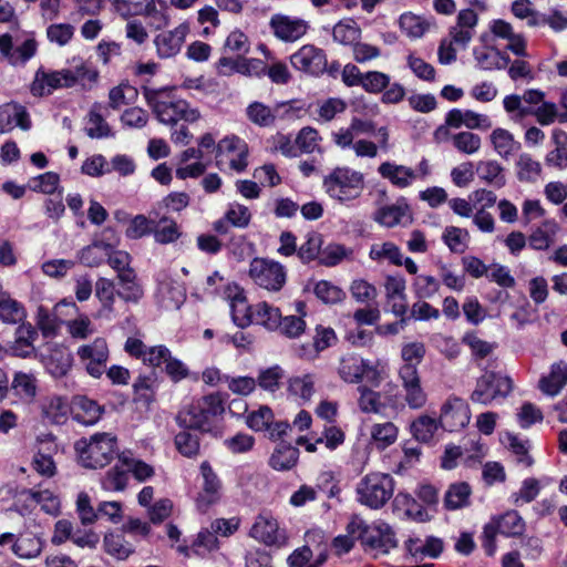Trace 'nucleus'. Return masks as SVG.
<instances>
[{
	"label": "nucleus",
	"instance_id": "48",
	"mask_svg": "<svg viewBox=\"0 0 567 567\" xmlns=\"http://www.w3.org/2000/svg\"><path fill=\"white\" fill-rule=\"evenodd\" d=\"M157 0H148L147 4L144 6V11L141 16L150 19V25L155 30L165 28L169 22V17L166 13V3L159 2L162 9H157Z\"/></svg>",
	"mask_w": 567,
	"mask_h": 567
},
{
	"label": "nucleus",
	"instance_id": "36",
	"mask_svg": "<svg viewBox=\"0 0 567 567\" xmlns=\"http://www.w3.org/2000/svg\"><path fill=\"white\" fill-rule=\"evenodd\" d=\"M499 442L517 457V461H533L529 456L530 443L528 440H522L517 434L506 431L501 433Z\"/></svg>",
	"mask_w": 567,
	"mask_h": 567
},
{
	"label": "nucleus",
	"instance_id": "38",
	"mask_svg": "<svg viewBox=\"0 0 567 567\" xmlns=\"http://www.w3.org/2000/svg\"><path fill=\"white\" fill-rule=\"evenodd\" d=\"M60 75V71L45 72L44 70L39 69L35 73L34 82L31 87L32 94L42 96L44 86L49 87L48 94L53 90L63 87Z\"/></svg>",
	"mask_w": 567,
	"mask_h": 567
},
{
	"label": "nucleus",
	"instance_id": "52",
	"mask_svg": "<svg viewBox=\"0 0 567 567\" xmlns=\"http://www.w3.org/2000/svg\"><path fill=\"white\" fill-rule=\"evenodd\" d=\"M313 391V380L310 374H305L303 377H292L288 381L289 394L299 396L303 401L310 400Z\"/></svg>",
	"mask_w": 567,
	"mask_h": 567
},
{
	"label": "nucleus",
	"instance_id": "20",
	"mask_svg": "<svg viewBox=\"0 0 567 567\" xmlns=\"http://www.w3.org/2000/svg\"><path fill=\"white\" fill-rule=\"evenodd\" d=\"M94 293L100 302V308L96 312V318L112 320L115 318V297L117 289L113 280L100 277L94 287Z\"/></svg>",
	"mask_w": 567,
	"mask_h": 567
},
{
	"label": "nucleus",
	"instance_id": "21",
	"mask_svg": "<svg viewBox=\"0 0 567 567\" xmlns=\"http://www.w3.org/2000/svg\"><path fill=\"white\" fill-rule=\"evenodd\" d=\"M73 355L64 344H54L50 348L48 355L44 358V365L48 372L54 378L66 375L72 367Z\"/></svg>",
	"mask_w": 567,
	"mask_h": 567
},
{
	"label": "nucleus",
	"instance_id": "43",
	"mask_svg": "<svg viewBox=\"0 0 567 567\" xmlns=\"http://www.w3.org/2000/svg\"><path fill=\"white\" fill-rule=\"evenodd\" d=\"M100 104L94 103L89 112V122L93 124L85 128V133L91 138H103L113 136L110 125L105 122L103 115L99 112Z\"/></svg>",
	"mask_w": 567,
	"mask_h": 567
},
{
	"label": "nucleus",
	"instance_id": "24",
	"mask_svg": "<svg viewBox=\"0 0 567 567\" xmlns=\"http://www.w3.org/2000/svg\"><path fill=\"white\" fill-rule=\"evenodd\" d=\"M38 390V382L32 373L17 371L9 383V393L11 392L19 401L30 403L34 400Z\"/></svg>",
	"mask_w": 567,
	"mask_h": 567
},
{
	"label": "nucleus",
	"instance_id": "41",
	"mask_svg": "<svg viewBox=\"0 0 567 567\" xmlns=\"http://www.w3.org/2000/svg\"><path fill=\"white\" fill-rule=\"evenodd\" d=\"M12 550L20 558H34L42 550V542L34 535L21 536L13 543Z\"/></svg>",
	"mask_w": 567,
	"mask_h": 567
},
{
	"label": "nucleus",
	"instance_id": "11",
	"mask_svg": "<svg viewBox=\"0 0 567 567\" xmlns=\"http://www.w3.org/2000/svg\"><path fill=\"white\" fill-rule=\"evenodd\" d=\"M363 175L348 167H337L323 178V187L330 196L348 198L347 189H361Z\"/></svg>",
	"mask_w": 567,
	"mask_h": 567
},
{
	"label": "nucleus",
	"instance_id": "51",
	"mask_svg": "<svg viewBox=\"0 0 567 567\" xmlns=\"http://www.w3.org/2000/svg\"><path fill=\"white\" fill-rule=\"evenodd\" d=\"M274 419L272 410L268 405H261L246 416V424L252 431L260 432L266 431Z\"/></svg>",
	"mask_w": 567,
	"mask_h": 567
},
{
	"label": "nucleus",
	"instance_id": "54",
	"mask_svg": "<svg viewBox=\"0 0 567 567\" xmlns=\"http://www.w3.org/2000/svg\"><path fill=\"white\" fill-rule=\"evenodd\" d=\"M37 327L44 338H52L58 334L59 321L45 307L40 306L37 312Z\"/></svg>",
	"mask_w": 567,
	"mask_h": 567
},
{
	"label": "nucleus",
	"instance_id": "5",
	"mask_svg": "<svg viewBox=\"0 0 567 567\" xmlns=\"http://www.w3.org/2000/svg\"><path fill=\"white\" fill-rule=\"evenodd\" d=\"M357 491L360 503L380 508L391 498L393 482L386 473L371 472L362 478Z\"/></svg>",
	"mask_w": 567,
	"mask_h": 567
},
{
	"label": "nucleus",
	"instance_id": "35",
	"mask_svg": "<svg viewBox=\"0 0 567 567\" xmlns=\"http://www.w3.org/2000/svg\"><path fill=\"white\" fill-rule=\"evenodd\" d=\"M284 378V369L280 365L275 364L259 371V374L256 379V385H258L264 391L275 393L280 389Z\"/></svg>",
	"mask_w": 567,
	"mask_h": 567
},
{
	"label": "nucleus",
	"instance_id": "46",
	"mask_svg": "<svg viewBox=\"0 0 567 567\" xmlns=\"http://www.w3.org/2000/svg\"><path fill=\"white\" fill-rule=\"evenodd\" d=\"M361 37V29L352 23H344L339 21L332 30V38L336 42L343 45H353L357 40Z\"/></svg>",
	"mask_w": 567,
	"mask_h": 567
},
{
	"label": "nucleus",
	"instance_id": "16",
	"mask_svg": "<svg viewBox=\"0 0 567 567\" xmlns=\"http://www.w3.org/2000/svg\"><path fill=\"white\" fill-rule=\"evenodd\" d=\"M251 221L249 208L243 204H230L224 216L213 223V230L218 235L230 234V227L244 229Z\"/></svg>",
	"mask_w": 567,
	"mask_h": 567
},
{
	"label": "nucleus",
	"instance_id": "10",
	"mask_svg": "<svg viewBox=\"0 0 567 567\" xmlns=\"http://www.w3.org/2000/svg\"><path fill=\"white\" fill-rule=\"evenodd\" d=\"M524 530V522L516 512H507L503 516L493 519L484 528L486 539L485 548L488 555H494L496 550L495 537L498 533L506 536H517Z\"/></svg>",
	"mask_w": 567,
	"mask_h": 567
},
{
	"label": "nucleus",
	"instance_id": "12",
	"mask_svg": "<svg viewBox=\"0 0 567 567\" xmlns=\"http://www.w3.org/2000/svg\"><path fill=\"white\" fill-rule=\"evenodd\" d=\"M249 535L268 547H284L288 543L285 529L280 528L277 519L259 515L250 528Z\"/></svg>",
	"mask_w": 567,
	"mask_h": 567
},
{
	"label": "nucleus",
	"instance_id": "61",
	"mask_svg": "<svg viewBox=\"0 0 567 567\" xmlns=\"http://www.w3.org/2000/svg\"><path fill=\"white\" fill-rule=\"evenodd\" d=\"M462 342L470 347L475 359H485L493 351V346L489 342L480 339L474 331L466 332Z\"/></svg>",
	"mask_w": 567,
	"mask_h": 567
},
{
	"label": "nucleus",
	"instance_id": "40",
	"mask_svg": "<svg viewBox=\"0 0 567 567\" xmlns=\"http://www.w3.org/2000/svg\"><path fill=\"white\" fill-rule=\"evenodd\" d=\"M313 293L324 305H337L346 298V292L329 280L316 282Z\"/></svg>",
	"mask_w": 567,
	"mask_h": 567
},
{
	"label": "nucleus",
	"instance_id": "9",
	"mask_svg": "<svg viewBox=\"0 0 567 567\" xmlns=\"http://www.w3.org/2000/svg\"><path fill=\"white\" fill-rule=\"evenodd\" d=\"M471 420L468 403L458 396H450L441 408L439 422L447 432H458L465 429Z\"/></svg>",
	"mask_w": 567,
	"mask_h": 567
},
{
	"label": "nucleus",
	"instance_id": "64",
	"mask_svg": "<svg viewBox=\"0 0 567 567\" xmlns=\"http://www.w3.org/2000/svg\"><path fill=\"white\" fill-rule=\"evenodd\" d=\"M495 151L503 157L509 155L514 150L513 135L504 128H496L491 135Z\"/></svg>",
	"mask_w": 567,
	"mask_h": 567
},
{
	"label": "nucleus",
	"instance_id": "50",
	"mask_svg": "<svg viewBox=\"0 0 567 567\" xmlns=\"http://www.w3.org/2000/svg\"><path fill=\"white\" fill-rule=\"evenodd\" d=\"M78 355L81 361L90 362L96 359L109 357V348L104 338H96L92 343L83 344L78 349Z\"/></svg>",
	"mask_w": 567,
	"mask_h": 567
},
{
	"label": "nucleus",
	"instance_id": "3",
	"mask_svg": "<svg viewBox=\"0 0 567 567\" xmlns=\"http://www.w3.org/2000/svg\"><path fill=\"white\" fill-rule=\"evenodd\" d=\"M79 461H135L120 453L117 437L107 432H99L90 439L81 437L74 443Z\"/></svg>",
	"mask_w": 567,
	"mask_h": 567
},
{
	"label": "nucleus",
	"instance_id": "55",
	"mask_svg": "<svg viewBox=\"0 0 567 567\" xmlns=\"http://www.w3.org/2000/svg\"><path fill=\"white\" fill-rule=\"evenodd\" d=\"M390 84V76L380 71H368L363 75L361 86L368 93L378 94L383 92Z\"/></svg>",
	"mask_w": 567,
	"mask_h": 567
},
{
	"label": "nucleus",
	"instance_id": "56",
	"mask_svg": "<svg viewBox=\"0 0 567 567\" xmlns=\"http://www.w3.org/2000/svg\"><path fill=\"white\" fill-rule=\"evenodd\" d=\"M74 78L76 85L80 84L83 90H90L99 80L100 73L96 68L82 61L74 65Z\"/></svg>",
	"mask_w": 567,
	"mask_h": 567
},
{
	"label": "nucleus",
	"instance_id": "25",
	"mask_svg": "<svg viewBox=\"0 0 567 567\" xmlns=\"http://www.w3.org/2000/svg\"><path fill=\"white\" fill-rule=\"evenodd\" d=\"M567 384V363L559 361L553 363L548 375L539 380V389L543 393L555 396Z\"/></svg>",
	"mask_w": 567,
	"mask_h": 567
},
{
	"label": "nucleus",
	"instance_id": "6",
	"mask_svg": "<svg viewBox=\"0 0 567 567\" xmlns=\"http://www.w3.org/2000/svg\"><path fill=\"white\" fill-rule=\"evenodd\" d=\"M249 276L259 287L279 291L286 284L287 274L280 262L256 257L250 261Z\"/></svg>",
	"mask_w": 567,
	"mask_h": 567
},
{
	"label": "nucleus",
	"instance_id": "26",
	"mask_svg": "<svg viewBox=\"0 0 567 567\" xmlns=\"http://www.w3.org/2000/svg\"><path fill=\"white\" fill-rule=\"evenodd\" d=\"M473 55L480 69L485 71L504 70L511 63L509 55L496 47H487L486 51L474 49Z\"/></svg>",
	"mask_w": 567,
	"mask_h": 567
},
{
	"label": "nucleus",
	"instance_id": "60",
	"mask_svg": "<svg viewBox=\"0 0 567 567\" xmlns=\"http://www.w3.org/2000/svg\"><path fill=\"white\" fill-rule=\"evenodd\" d=\"M311 557V549L308 546H302L289 555L287 563L289 567H318L326 560V554L320 553L318 561L312 566L309 565Z\"/></svg>",
	"mask_w": 567,
	"mask_h": 567
},
{
	"label": "nucleus",
	"instance_id": "27",
	"mask_svg": "<svg viewBox=\"0 0 567 567\" xmlns=\"http://www.w3.org/2000/svg\"><path fill=\"white\" fill-rule=\"evenodd\" d=\"M379 174L391 182L392 185L399 188H405L411 185L412 179L415 177L414 171L403 165L384 162L378 168Z\"/></svg>",
	"mask_w": 567,
	"mask_h": 567
},
{
	"label": "nucleus",
	"instance_id": "28",
	"mask_svg": "<svg viewBox=\"0 0 567 567\" xmlns=\"http://www.w3.org/2000/svg\"><path fill=\"white\" fill-rule=\"evenodd\" d=\"M410 212V206L405 198H400L396 204L379 208L375 213V221L392 228L402 221V218Z\"/></svg>",
	"mask_w": 567,
	"mask_h": 567
},
{
	"label": "nucleus",
	"instance_id": "57",
	"mask_svg": "<svg viewBox=\"0 0 567 567\" xmlns=\"http://www.w3.org/2000/svg\"><path fill=\"white\" fill-rule=\"evenodd\" d=\"M319 140V132L316 128L311 126H305L296 136V145L300 153L310 154L313 153L318 147Z\"/></svg>",
	"mask_w": 567,
	"mask_h": 567
},
{
	"label": "nucleus",
	"instance_id": "1",
	"mask_svg": "<svg viewBox=\"0 0 567 567\" xmlns=\"http://www.w3.org/2000/svg\"><path fill=\"white\" fill-rule=\"evenodd\" d=\"M228 393L212 392L194 399L176 416L177 424L187 430H195L213 437H219L224 431V414Z\"/></svg>",
	"mask_w": 567,
	"mask_h": 567
},
{
	"label": "nucleus",
	"instance_id": "31",
	"mask_svg": "<svg viewBox=\"0 0 567 567\" xmlns=\"http://www.w3.org/2000/svg\"><path fill=\"white\" fill-rule=\"evenodd\" d=\"M19 499L23 502H29V504H27V507L40 505L41 508L49 514H56L60 508L59 498L49 491L22 492L19 496Z\"/></svg>",
	"mask_w": 567,
	"mask_h": 567
},
{
	"label": "nucleus",
	"instance_id": "42",
	"mask_svg": "<svg viewBox=\"0 0 567 567\" xmlns=\"http://www.w3.org/2000/svg\"><path fill=\"white\" fill-rule=\"evenodd\" d=\"M322 244V235L311 231L307 235L306 241L298 248L297 255L303 264H309L320 257Z\"/></svg>",
	"mask_w": 567,
	"mask_h": 567
},
{
	"label": "nucleus",
	"instance_id": "47",
	"mask_svg": "<svg viewBox=\"0 0 567 567\" xmlns=\"http://www.w3.org/2000/svg\"><path fill=\"white\" fill-rule=\"evenodd\" d=\"M174 444L177 451L185 457L192 458L199 451V437L184 429L174 437Z\"/></svg>",
	"mask_w": 567,
	"mask_h": 567
},
{
	"label": "nucleus",
	"instance_id": "32",
	"mask_svg": "<svg viewBox=\"0 0 567 567\" xmlns=\"http://www.w3.org/2000/svg\"><path fill=\"white\" fill-rule=\"evenodd\" d=\"M154 239L161 245L175 243L182 236L178 224L171 217L163 216L153 230Z\"/></svg>",
	"mask_w": 567,
	"mask_h": 567
},
{
	"label": "nucleus",
	"instance_id": "37",
	"mask_svg": "<svg viewBox=\"0 0 567 567\" xmlns=\"http://www.w3.org/2000/svg\"><path fill=\"white\" fill-rule=\"evenodd\" d=\"M476 172L481 179L496 188H502L506 184L503 167L496 161H481L477 164Z\"/></svg>",
	"mask_w": 567,
	"mask_h": 567
},
{
	"label": "nucleus",
	"instance_id": "14",
	"mask_svg": "<svg viewBox=\"0 0 567 567\" xmlns=\"http://www.w3.org/2000/svg\"><path fill=\"white\" fill-rule=\"evenodd\" d=\"M38 330L30 322H22L14 332V340L3 347L6 354L18 358H30L34 352V341L38 339Z\"/></svg>",
	"mask_w": 567,
	"mask_h": 567
},
{
	"label": "nucleus",
	"instance_id": "33",
	"mask_svg": "<svg viewBox=\"0 0 567 567\" xmlns=\"http://www.w3.org/2000/svg\"><path fill=\"white\" fill-rule=\"evenodd\" d=\"M27 311L24 306L11 297L0 299V320L4 323L16 324L24 322Z\"/></svg>",
	"mask_w": 567,
	"mask_h": 567
},
{
	"label": "nucleus",
	"instance_id": "44",
	"mask_svg": "<svg viewBox=\"0 0 567 567\" xmlns=\"http://www.w3.org/2000/svg\"><path fill=\"white\" fill-rule=\"evenodd\" d=\"M248 120L260 126L268 127L275 124L276 116L271 109L261 102H252L246 109Z\"/></svg>",
	"mask_w": 567,
	"mask_h": 567
},
{
	"label": "nucleus",
	"instance_id": "58",
	"mask_svg": "<svg viewBox=\"0 0 567 567\" xmlns=\"http://www.w3.org/2000/svg\"><path fill=\"white\" fill-rule=\"evenodd\" d=\"M155 223L144 215H136L131 219L125 235L130 239H140L146 235L153 234Z\"/></svg>",
	"mask_w": 567,
	"mask_h": 567
},
{
	"label": "nucleus",
	"instance_id": "29",
	"mask_svg": "<svg viewBox=\"0 0 567 567\" xmlns=\"http://www.w3.org/2000/svg\"><path fill=\"white\" fill-rule=\"evenodd\" d=\"M43 414L53 424H64L69 414L72 415V401L68 402L65 398L54 395L43 406Z\"/></svg>",
	"mask_w": 567,
	"mask_h": 567
},
{
	"label": "nucleus",
	"instance_id": "22",
	"mask_svg": "<svg viewBox=\"0 0 567 567\" xmlns=\"http://www.w3.org/2000/svg\"><path fill=\"white\" fill-rule=\"evenodd\" d=\"M374 556L386 555L396 547V540L392 530L385 526L384 528H370L362 542Z\"/></svg>",
	"mask_w": 567,
	"mask_h": 567
},
{
	"label": "nucleus",
	"instance_id": "8",
	"mask_svg": "<svg viewBox=\"0 0 567 567\" xmlns=\"http://www.w3.org/2000/svg\"><path fill=\"white\" fill-rule=\"evenodd\" d=\"M290 63L297 71L318 78L324 74L327 53L315 44H305L291 54Z\"/></svg>",
	"mask_w": 567,
	"mask_h": 567
},
{
	"label": "nucleus",
	"instance_id": "62",
	"mask_svg": "<svg viewBox=\"0 0 567 567\" xmlns=\"http://www.w3.org/2000/svg\"><path fill=\"white\" fill-rule=\"evenodd\" d=\"M224 49L233 53H238V55L247 54L250 50L248 37L243 31L236 29L226 38Z\"/></svg>",
	"mask_w": 567,
	"mask_h": 567
},
{
	"label": "nucleus",
	"instance_id": "19",
	"mask_svg": "<svg viewBox=\"0 0 567 567\" xmlns=\"http://www.w3.org/2000/svg\"><path fill=\"white\" fill-rule=\"evenodd\" d=\"M477 23V13L471 8L463 9L457 13L456 25L450 28L449 34L455 44L465 49L474 35Z\"/></svg>",
	"mask_w": 567,
	"mask_h": 567
},
{
	"label": "nucleus",
	"instance_id": "2",
	"mask_svg": "<svg viewBox=\"0 0 567 567\" xmlns=\"http://www.w3.org/2000/svg\"><path fill=\"white\" fill-rule=\"evenodd\" d=\"M174 89L175 87L166 86L156 90L143 86L142 92L147 104L152 107L161 123L174 125L179 120H184L189 123L196 122L200 117V113L197 109H192L186 100H158L159 94L167 93V96H169V93Z\"/></svg>",
	"mask_w": 567,
	"mask_h": 567
},
{
	"label": "nucleus",
	"instance_id": "39",
	"mask_svg": "<svg viewBox=\"0 0 567 567\" xmlns=\"http://www.w3.org/2000/svg\"><path fill=\"white\" fill-rule=\"evenodd\" d=\"M471 487L467 483H456L447 489L444 504L449 509H458L470 504Z\"/></svg>",
	"mask_w": 567,
	"mask_h": 567
},
{
	"label": "nucleus",
	"instance_id": "23",
	"mask_svg": "<svg viewBox=\"0 0 567 567\" xmlns=\"http://www.w3.org/2000/svg\"><path fill=\"white\" fill-rule=\"evenodd\" d=\"M157 373L140 374L133 383V401L142 406L150 408L156 401Z\"/></svg>",
	"mask_w": 567,
	"mask_h": 567
},
{
	"label": "nucleus",
	"instance_id": "49",
	"mask_svg": "<svg viewBox=\"0 0 567 567\" xmlns=\"http://www.w3.org/2000/svg\"><path fill=\"white\" fill-rule=\"evenodd\" d=\"M37 454L33 461H53V456L58 453L59 445L56 437L52 433L41 434L37 437Z\"/></svg>",
	"mask_w": 567,
	"mask_h": 567
},
{
	"label": "nucleus",
	"instance_id": "30",
	"mask_svg": "<svg viewBox=\"0 0 567 567\" xmlns=\"http://www.w3.org/2000/svg\"><path fill=\"white\" fill-rule=\"evenodd\" d=\"M441 427L439 419L430 415H420L410 425L412 436L422 443H430L434 439V434Z\"/></svg>",
	"mask_w": 567,
	"mask_h": 567
},
{
	"label": "nucleus",
	"instance_id": "18",
	"mask_svg": "<svg viewBox=\"0 0 567 567\" xmlns=\"http://www.w3.org/2000/svg\"><path fill=\"white\" fill-rule=\"evenodd\" d=\"M189 32L187 23H181L174 30L163 32L155 37L157 54L161 59L175 56L182 49L186 35Z\"/></svg>",
	"mask_w": 567,
	"mask_h": 567
},
{
	"label": "nucleus",
	"instance_id": "59",
	"mask_svg": "<svg viewBox=\"0 0 567 567\" xmlns=\"http://www.w3.org/2000/svg\"><path fill=\"white\" fill-rule=\"evenodd\" d=\"M227 239L223 243V248H226L237 260H244L248 254L249 243L247 236L231 233L226 235Z\"/></svg>",
	"mask_w": 567,
	"mask_h": 567
},
{
	"label": "nucleus",
	"instance_id": "17",
	"mask_svg": "<svg viewBox=\"0 0 567 567\" xmlns=\"http://www.w3.org/2000/svg\"><path fill=\"white\" fill-rule=\"evenodd\" d=\"M104 412V405L86 395L78 394L72 398V419L82 425L96 424Z\"/></svg>",
	"mask_w": 567,
	"mask_h": 567
},
{
	"label": "nucleus",
	"instance_id": "7",
	"mask_svg": "<svg viewBox=\"0 0 567 567\" xmlns=\"http://www.w3.org/2000/svg\"><path fill=\"white\" fill-rule=\"evenodd\" d=\"M281 316L279 308L264 301L257 303L254 309L248 306L243 317L237 316L235 310H233L231 317L234 323L241 329L255 321L257 324H261L270 331H276L280 327Z\"/></svg>",
	"mask_w": 567,
	"mask_h": 567
},
{
	"label": "nucleus",
	"instance_id": "13",
	"mask_svg": "<svg viewBox=\"0 0 567 567\" xmlns=\"http://www.w3.org/2000/svg\"><path fill=\"white\" fill-rule=\"evenodd\" d=\"M269 27L277 39L295 42L307 33L309 24L301 18L276 13L270 18Z\"/></svg>",
	"mask_w": 567,
	"mask_h": 567
},
{
	"label": "nucleus",
	"instance_id": "63",
	"mask_svg": "<svg viewBox=\"0 0 567 567\" xmlns=\"http://www.w3.org/2000/svg\"><path fill=\"white\" fill-rule=\"evenodd\" d=\"M347 255L348 252L343 245L329 244L327 247L321 249L319 264L326 267H333L340 264Z\"/></svg>",
	"mask_w": 567,
	"mask_h": 567
},
{
	"label": "nucleus",
	"instance_id": "4",
	"mask_svg": "<svg viewBox=\"0 0 567 567\" xmlns=\"http://www.w3.org/2000/svg\"><path fill=\"white\" fill-rule=\"evenodd\" d=\"M513 391V380L495 371H485L477 380L471 401L483 405L499 402L506 399Z\"/></svg>",
	"mask_w": 567,
	"mask_h": 567
},
{
	"label": "nucleus",
	"instance_id": "53",
	"mask_svg": "<svg viewBox=\"0 0 567 567\" xmlns=\"http://www.w3.org/2000/svg\"><path fill=\"white\" fill-rule=\"evenodd\" d=\"M399 25L410 38H421L427 29L425 22L412 12L402 13L399 18Z\"/></svg>",
	"mask_w": 567,
	"mask_h": 567
},
{
	"label": "nucleus",
	"instance_id": "45",
	"mask_svg": "<svg viewBox=\"0 0 567 567\" xmlns=\"http://www.w3.org/2000/svg\"><path fill=\"white\" fill-rule=\"evenodd\" d=\"M365 363L362 359H343L340 363V377L350 383H358L363 379Z\"/></svg>",
	"mask_w": 567,
	"mask_h": 567
},
{
	"label": "nucleus",
	"instance_id": "15",
	"mask_svg": "<svg viewBox=\"0 0 567 567\" xmlns=\"http://www.w3.org/2000/svg\"><path fill=\"white\" fill-rule=\"evenodd\" d=\"M16 126L29 131L32 126L30 114L22 104L10 101L0 105V134L11 132Z\"/></svg>",
	"mask_w": 567,
	"mask_h": 567
},
{
	"label": "nucleus",
	"instance_id": "34",
	"mask_svg": "<svg viewBox=\"0 0 567 567\" xmlns=\"http://www.w3.org/2000/svg\"><path fill=\"white\" fill-rule=\"evenodd\" d=\"M103 543L106 553L117 559H126L134 553L133 545L122 534L107 533Z\"/></svg>",
	"mask_w": 567,
	"mask_h": 567
}]
</instances>
